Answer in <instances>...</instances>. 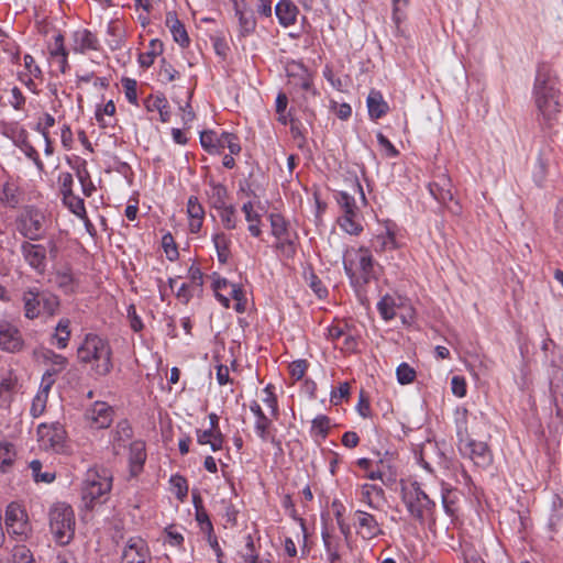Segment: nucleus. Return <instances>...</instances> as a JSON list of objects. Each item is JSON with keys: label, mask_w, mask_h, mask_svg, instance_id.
<instances>
[{"label": "nucleus", "mask_w": 563, "mask_h": 563, "mask_svg": "<svg viewBox=\"0 0 563 563\" xmlns=\"http://www.w3.org/2000/svg\"><path fill=\"white\" fill-rule=\"evenodd\" d=\"M532 95L540 126L551 130L558 122L562 101L558 80L545 65L538 67Z\"/></svg>", "instance_id": "1"}, {"label": "nucleus", "mask_w": 563, "mask_h": 563, "mask_svg": "<svg viewBox=\"0 0 563 563\" xmlns=\"http://www.w3.org/2000/svg\"><path fill=\"white\" fill-rule=\"evenodd\" d=\"M457 448L460 453L470 459L476 466L487 467L493 461V455L486 442L472 439L476 434L475 428H468V411L464 407H457L454 412Z\"/></svg>", "instance_id": "2"}, {"label": "nucleus", "mask_w": 563, "mask_h": 563, "mask_svg": "<svg viewBox=\"0 0 563 563\" xmlns=\"http://www.w3.org/2000/svg\"><path fill=\"white\" fill-rule=\"evenodd\" d=\"M80 363L90 366L97 376L108 375L112 367V349L109 341L95 333H88L77 349Z\"/></svg>", "instance_id": "3"}, {"label": "nucleus", "mask_w": 563, "mask_h": 563, "mask_svg": "<svg viewBox=\"0 0 563 563\" xmlns=\"http://www.w3.org/2000/svg\"><path fill=\"white\" fill-rule=\"evenodd\" d=\"M57 253L58 246L53 239H48L44 243L27 240L20 244V254L23 262L40 276L47 272L48 263L57 257Z\"/></svg>", "instance_id": "4"}, {"label": "nucleus", "mask_w": 563, "mask_h": 563, "mask_svg": "<svg viewBox=\"0 0 563 563\" xmlns=\"http://www.w3.org/2000/svg\"><path fill=\"white\" fill-rule=\"evenodd\" d=\"M343 266L353 285L362 286L374 278V260L365 247H351L343 254Z\"/></svg>", "instance_id": "5"}, {"label": "nucleus", "mask_w": 563, "mask_h": 563, "mask_svg": "<svg viewBox=\"0 0 563 563\" xmlns=\"http://www.w3.org/2000/svg\"><path fill=\"white\" fill-rule=\"evenodd\" d=\"M402 501L410 516L421 525L428 520L434 521L433 514L435 504L421 489L417 482L402 489Z\"/></svg>", "instance_id": "6"}, {"label": "nucleus", "mask_w": 563, "mask_h": 563, "mask_svg": "<svg viewBox=\"0 0 563 563\" xmlns=\"http://www.w3.org/2000/svg\"><path fill=\"white\" fill-rule=\"evenodd\" d=\"M112 487V475L106 468H89L85 475L81 486V496L86 506L92 504L104 495H108Z\"/></svg>", "instance_id": "7"}, {"label": "nucleus", "mask_w": 563, "mask_h": 563, "mask_svg": "<svg viewBox=\"0 0 563 563\" xmlns=\"http://www.w3.org/2000/svg\"><path fill=\"white\" fill-rule=\"evenodd\" d=\"M49 527L57 542L68 543L73 539L75 529L73 508L64 503L55 504L49 510Z\"/></svg>", "instance_id": "8"}, {"label": "nucleus", "mask_w": 563, "mask_h": 563, "mask_svg": "<svg viewBox=\"0 0 563 563\" xmlns=\"http://www.w3.org/2000/svg\"><path fill=\"white\" fill-rule=\"evenodd\" d=\"M45 214L32 206L25 207L15 220L16 230L24 241H40L45 232Z\"/></svg>", "instance_id": "9"}, {"label": "nucleus", "mask_w": 563, "mask_h": 563, "mask_svg": "<svg viewBox=\"0 0 563 563\" xmlns=\"http://www.w3.org/2000/svg\"><path fill=\"white\" fill-rule=\"evenodd\" d=\"M200 143L209 154H220L224 148H228L231 154L241 152L238 136L229 132L218 134L213 131H203L200 134Z\"/></svg>", "instance_id": "10"}, {"label": "nucleus", "mask_w": 563, "mask_h": 563, "mask_svg": "<svg viewBox=\"0 0 563 563\" xmlns=\"http://www.w3.org/2000/svg\"><path fill=\"white\" fill-rule=\"evenodd\" d=\"M36 433L41 448L45 450H53L57 453L64 451L67 433L64 426L59 422L41 423L37 427Z\"/></svg>", "instance_id": "11"}, {"label": "nucleus", "mask_w": 563, "mask_h": 563, "mask_svg": "<svg viewBox=\"0 0 563 563\" xmlns=\"http://www.w3.org/2000/svg\"><path fill=\"white\" fill-rule=\"evenodd\" d=\"M452 188V181L445 173H440L429 184V191L431 196L438 202L445 206L453 214H460L461 206L457 201L454 200Z\"/></svg>", "instance_id": "12"}, {"label": "nucleus", "mask_w": 563, "mask_h": 563, "mask_svg": "<svg viewBox=\"0 0 563 563\" xmlns=\"http://www.w3.org/2000/svg\"><path fill=\"white\" fill-rule=\"evenodd\" d=\"M5 527L8 534L18 541H23L27 538L31 528L27 515L20 505L12 503L7 507Z\"/></svg>", "instance_id": "13"}, {"label": "nucleus", "mask_w": 563, "mask_h": 563, "mask_svg": "<svg viewBox=\"0 0 563 563\" xmlns=\"http://www.w3.org/2000/svg\"><path fill=\"white\" fill-rule=\"evenodd\" d=\"M122 563H152L147 543L139 537L130 538L122 552Z\"/></svg>", "instance_id": "14"}, {"label": "nucleus", "mask_w": 563, "mask_h": 563, "mask_svg": "<svg viewBox=\"0 0 563 563\" xmlns=\"http://www.w3.org/2000/svg\"><path fill=\"white\" fill-rule=\"evenodd\" d=\"M234 14L238 18L239 37L245 38L252 35L256 30V19L253 11L249 8L245 0H232Z\"/></svg>", "instance_id": "15"}, {"label": "nucleus", "mask_w": 563, "mask_h": 563, "mask_svg": "<svg viewBox=\"0 0 563 563\" xmlns=\"http://www.w3.org/2000/svg\"><path fill=\"white\" fill-rule=\"evenodd\" d=\"M24 341L20 330L10 321L0 319V349L15 353L23 347Z\"/></svg>", "instance_id": "16"}, {"label": "nucleus", "mask_w": 563, "mask_h": 563, "mask_svg": "<svg viewBox=\"0 0 563 563\" xmlns=\"http://www.w3.org/2000/svg\"><path fill=\"white\" fill-rule=\"evenodd\" d=\"M354 520L356 532L364 540H372L384 533L376 518L369 512L356 510Z\"/></svg>", "instance_id": "17"}, {"label": "nucleus", "mask_w": 563, "mask_h": 563, "mask_svg": "<svg viewBox=\"0 0 563 563\" xmlns=\"http://www.w3.org/2000/svg\"><path fill=\"white\" fill-rule=\"evenodd\" d=\"M85 417L91 427L104 429L113 420V409L104 401H96L86 410Z\"/></svg>", "instance_id": "18"}, {"label": "nucleus", "mask_w": 563, "mask_h": 563, "mask_svg": "<svg viewBox=\"0 0 563 563\" xmlns=\"http://www.w3.org/2000/svg\"><path fill=\"white\" fill-rule=\"evenodd\" d=\"M289 85L312 96L317 95L312 74L302 64H292L288 69Z\"/></svg>", "instance_id": "19"}, {"label": "nucleus", "mask_w": 563, "mask_h": 563, "mask_svg": "<svg viewBox=\"0 0 563 563\" xmlns=\"http://www.w3.org/2000/svg\"><path fill=\"white\" fill-rule=\"evenodd\" d=\"M42 358L49 368L43 375V383L54 380L53 376L63 372L68 365V360L64 355L55 353L53 350H44L42 352Z\"/></svg>", "instance_id": "20"}, {"label": "nucleus", "mask_w": 563, "mask_h": 563, "mask_svg": "<svg viewBox=\"0 0 563 563\" xmlns=\"http://www.w3.org/2000/svg\"><path fill=\"white\" fill-rule=\"evenodd\" d=\"M251 411L256 417V421L254 424V429L256 434L261 438L262 441H271L272 443L278 444L276 442L275 437L269 434V428L272 426V421L266 417L264 411L262 410L258 402L253 401L250 406Z\"/></svg>", "instance_id": "21"}, {"label": "nucleus", "mask_w": 563, "mask_h": 563, "mask_svg": "<svg viewBox=\"0 0 563 563\" xmlns=\"http://www.w3.org/2000/svg\"><path fill=\"white\" fill-rule=\"evenodd\" d=\"M550 391L558 400L559 397L563 400V357L553 360L549 371Z\"/></svg>", "instance_id": "22"}, {"label": "nucleus", "mask_w": 563, "mask_h": 563, "mask_svg": "<svg viewBox=\"0 0 563 563\" xmlns=\"http://www.w3.org/2000/svg\"><path fill=\"white\" fill-rule=\"evenodd\" d=\"M98 40L90 31L82 29L73 33L71 48L75 53L84 54L87 51L98 49Z\"/></svg>", "instance_id": "23"}, {"label": "nucleus", "mask_w": 563, "mask_h": 563, "mask_svg": "<svg viewBox=\"0 0 563 563\" xmlns=\"http://www.w3.org/2000/svg\"><path fill=\"white\" fill-rule=\"evenodd\" d=\"M299 10L291 0H279L275 5V14L282 26L288 27L297 21Z\"/></svg>", "instance_id": "24"}, {"label": "nucleus", "mask_w": 563, "mask_h": 563, "mask_svg": "<svg viewBox=\"0 0 563 563\" xmlns=\"http://www.w3.org/2000/svg\"><path fill=\"white\" fill-rule=\"evenodd\" d=\"M372 245L376 252H385L398 247L396 231L394 224H387L384 230L376 234L372 240Z\"/></svg>", "instance_id": "25"}, {"label": "nucleus", "mask_w": 563, "mask_h": 563, "mask_svg": "<svg viewBox=\"0 0 563 563\" xmlns=\"http://www.w3.org/2000/svg\"><path fill=\"white\" fill-rule=\"evenodd\" d=\"M24 316L27 319H35L41 313V290L31 287L23 292L22 296Z\"/></svg>", "instance_id": "26"}, {"label": "nucleus", "mask_w": 563, "mask_h": 563, "mask_svg": "<svg viewBox=\"0 0 563 563\" xmlns=\"http://www.w3.org/2000/svg\"><path fill=\"white\" fill-rule=\"evenodd\" d=\"M338 223L340 228L351 235H358L363 231V217L360 211H346L342 213Z\"/></svg>", "instance_id": "27"}, {"label": "nucleus", "mask_w": 563, "mask_h": 563, "mask_svg": "<svg viewBox=\"0 0 563 563\" xmlns=\"http://www.w3.org/2000/svg\"><path fill=\"white\" fill-rule=\"evenodd\" d=\"M165 22L169 27L170 33L173 34L174 41L181 47H187L190 42L189 36L184 24L178 20L176 12H167Z\"/></svg>", "instance_id": "28"}, {"label": "nucleus", "mask_w": 563, "mask_h": 563, "mask_svg": "<svg viewBox=\"0 0 563 563\" xmlns=\"http://www.w3.org/2000/svg\"><path fill=\"white\" fill-rule=\"evenodd\" d=\"M549 153L545 150H541L532 168V179L538 187L544 186L549 174Z\"/></svg>", "instance_id": "29"}, {"label": "nucleus", "mask_w": 563, "mask_h": 563, "mask_svg": "<svg viewBox=\"0 0 563 563\" xmlns=\"http://www.w3.org/2000/svg\"><path fill=\"white\" fill-rule=\"evenodd\" d=\"M358 495L362 503L377 509L378 503L384 498V489L374 484H363L360 487Z\"/></svg>", "instance_id": "30"}, {"label": "nucleus", "mask_w": 563, "mask_h": 563, "mask_svg": "<svg viewBox=\"0 0 563 563\" xmlns=\"http://www.w3.org/2000/svg\"><path fill=\"white\" fill-rule=\"evenodd\" d=\"M147 111H157L162 122H167L170 118V111L167 99L163 95H151L144 100Z\"/></svg>", "instance_id": "31"}, {"label": "nucleus", "mask_w": 563, "mask_h": 563, "mask_svg": "<svg viewBox=\"0 0 563 563\" xmlns=\"http://www.w3.org/2000/svg\"><path fill=\"white\" fill-rule=\"evenodd\" d=\"M367 108L369 117L374 120L380 119L389 109L382 93L374 89L368 93Z\"/></svg>", "instance_id": "32"}, {"label": "nucleus", "mask_w": 563, "mask_h": 563, "mask_svg": "<svg viewBox=\"0 0 563 563\" xmlns=\"http://www.w3.org/2000/svg\"><path fill=\"white\" fill-rule=\"evenodd\" d=\"M133 435L132 428L126 420L120 421L112 437V445L115 454H119L121 448H125Z\"/></svg>", "instance_id": "33"}, {"label": "nucleus", "mask_w": 563, "mask_h": 563, "mask_svg": "<svg viewBox=\"0 0 563 563\" xmlns=\"http://www.w3.org/2000/svg\"><path fill=\"white\" fill-rule=\"evenodd\" d=\"M69 327V319H60L55 327V332L52 335L51 343L60 350L65 349L68 345L71 334Z\"/></svg>", "instance_id": "34"}, {"label": "nucleus", "mask_w": 563, "mask_h": 563, "mask_svg": "<svg viewBox=\"0 0 563 563\" xmlns=\"http://www.w3.org/2000/svg\"><path fill=\"white\" fill-rule=\"evenodd\" d=\"M207 196L209 198L210 206L216 210L228 205V190L222 184L210 181Z\"/></svg>", "instance_id": "35"}, {"label": "nucleus", "mask_w": 563, "mask_h": 563, "mask_svg": "<svg viewBox=\"0 0 563 563\" xmlns=\"http://www.w3.org/2000/svg\"><path fill=\"white\" fill-rule=\"evenodd\" d=\"M242 211L245 214V220L249 223V232L253 236L258 238L262 234L261 214L255 210L254 205L251 201H247L242 206Z\"/></svg>", "instance_id": "36"}, {"label": "nucleus", "mask_w": 563, "mask_h": 563, "mask_svg": "<svg viewBox=\"0 0 563 563\" xmlns=\"http://www.w3.org/2000/svg\"><path fill=\"white\" fill-rule=\"evenodd\" d=\"M54 380H48V383H43L40 391L33 398L30 413L32 417L37 418L45 411L46 402L48 398V390L53 385Z\"/></svg>", "instance_id": "37"}, {"label": "nucleus", "mask_w": 563, "mask_h": 563, "mask_svg": "<svg viewBox=\"0 0 563 563\" xmlns=\"http://www.w3.org/2000/svg\"><path fill=\"white\" fill-rule=\"evenodd\" d=\"M146 454L141 442H133L130 445V471L133 476L137 475L145 462Z\"/></svg>", "instance_id": "38"}, {"label": "nucleus", "mask_w": 563, "mask_h": 563, "mask_svg": "<svg viewBox=\"0 0 563 563\" xmlns=\"http://www.w3.org/2000/svg\"><path fill=\"white\" fill-rule=\"evenodd\" d=\"M197 441L199 444H210L211 450L217 452L222 449L223 435L221 431L214 430H197Z\"/></svg>", "instance_id": "39"}, {"label": "nucleus", "mask_w": 563, "mask_h": 563, "mask_svg": "<svg viewBox=\"0 0 563 563\" xmlns=\"http://www.w3.org/2000/svg\"><path fill=\"white\" fill-rule=\"evenodd\" d=\"M233 284L229 283L225 278L220 276H214L212 282V289L217 299L221 302V305L225 308L230 307V297L229 291L231 290V286Z\"/></svg>", "instance_id": "40"}, {"label": "nucleus", "mask_w": 563, "mask_h": 563, "mask_svg": "<svg viewBox=\"0 0 563 563\" xmlns=\"http://www.w3.org/2000/svg\"><path fill=\"white\" fill-rule=\"evenodd\" d=\"M15 456L16 452L12 443L0 442V472H9L15 461Z\"/></svg>", "instance_id": "41"}, {"label": "nucleus", "mask_w": 563, "mask_h": 563, "mask_svg": "<svg viewBox=\"0 0 563 563\" xmlns=\"http://www.w3.org/2000/svg\"><path fill=\"white\" fill-rule=\"evenodd\" d=\"M30 470L32 472V477L36 483H46L49 484L55 481L56 474L51 470H46L42 472L43 464L40 460H33L30 462Z\"/></svg>", "instance_id": "42"}, {"label": "nucleus", "mask_w": 563, "mask_h": 563, "mask_svg": "<svg viewBox=\"0 0 563 563\" xmlns=\"http://www.w3.org/2000/svg\"><path fill=\"white\" fill-rule=\"evenodd\" d=\"M397 302L396 298L390 295H385L377 303V309L382 318L389 321L396 316Z\"/></svg>", "instance_id": "43"}, {"label": "nucleus", "mask_w": 563, "mask_h": 563, "mask_svg": "<svg viewBox=\"0 0 563 563\" xmlns=\"http://www.w3.org/2000/svg\"><path fill=\"white\" fill-rule=\"evenodd\" d=\"M553 511L549 519V527L552 531H558L563 527V499L555 496L552 501Z\"/></svg>", "instance_id": "44"}, {"label": "nucleus", "mask_w": 563, "mask_h": 563, "mask_svg": "<svg viewBox=\"0 0 563 563\" xmlns=\"http://www.w3.org/2000/svg\"><path fill=\"white\" fill-rule=\"evenodd\" d=\"M65 206L80 219H86V208L84 199L73 194L63 196Z\"/></svg>", "instance_id": "45"}, {"label": "nucleus", "mask_w": 563, "mask_h": 563, "mask_svg": "<svg viewBox=\"0 0 563 563\" xmlns=\"http://www.w3.org/2000/svg\"><path fill=\"white\" fill-rule=\"evenodd\" d=\"M222 225L227 230H234L238 225L236 210L233 206L227 205L217 209Z\"/></svg>", "instance_id": "46"}, {"label": "nucleus", "mask_w": 563, "mask_h": 563, "mask_svg": "<svg viewBox=\"0 0 563 563\" xmlns=\"http://www.w3.org/2000/svg\"><path fill=\"white\" fill-rule=\"evenodd\" d=\"M163 52V44L158 40L150 42V51L142 53L139 56V62L142 67L148 68L153 65L155 57Z\"/></svg>", "instance_id": "47"}, {"label": "nucleus", "mask_w": 563, "mask_h": 563, "mask_svg": "<svg viewBox=\"0 0 563 563\" xmlns=\"http://www.w3.org/2000/svg\"><path fill=\"white\" fill-rule=\"evenodd\" d=\"M217 250L218 258L221 263H225L230 255V239L224 233H217L212 238Z\"/></svg>", "instance_id": "48"}, {"label": "nucleus", "mask_w": 563, "mask_h": 563, "mask_svg": "<svg viewBox=\"0 0 563 563\" xmlns=\"http://www.w3.org/2000/svg\"><path fill=\"white\" fill-rule=\"evenodd\" d=\"M330 430V419L324 415H319L312 420L311 434L313 437L325 439Z\"/></svg>", "instance_id": "49"}, {"label": "nucleus", "mask_w": 563, "mask_h": 563, "mask_svg": "<svg viewBox=\"0 0 563 563\" xmlns=\"http://www.w3.org/2000/svg\"><path fill=\"white\" fill-rule=\"evenodd\" d=\"M269 222L272 228V234L275 238H282L283 235H287V233H289L288 222L282 214L272 213L269 216Z\"/></svg>", "instance_id": "50"}, {"label": "nucleus", "mask_w": 563, "mask_h": 563, "mask_svg": "<svg viewBox=\"0 0 563 563\" xmlns=\"http://www.w3.org/2000/svg\"><path fill=\"white\" fill-rule=\"evenodd\" d=\"M41 307L44 312L54 316L59 308V299L52 292L41 290Z\"/></svg>", "instance_id": "51"}, {"label": "nucleus", "mask_w": 563, "mask_h": 563, "mask_svg": "<svg viewBox=\"0 0 563 563\" xmlns=\"http://www.w3.org/2000/svg\"><path fill=\"white\" fill-rule=\"evenodd\" d=\"M2 202H4L8 207L15 208L19 202L18 189L13 184L5 183L2 187Z\"/></svg>", "instance_id": "52"}, {"label": "nucleus", "mask_w": 563, "mask_h": 563, "mask_svg": "<svg viewBox=\"0 0 563 563\" xmlns=\"http://www.w3.org/2000/svg\"><path fill=\"white\" fill-rule=\"evenodd\" d=\"M397 380L401 385L410 384L416 378V371L408 363H401L396 369Z\"/></svg>", "instance_id": "53"}, {"label": "nucleus", "mask_w": 563, "mask_h": 563, "mask_svg": "<svg viewBox=\"0 0 563 563\" xmlns=\"http://www.w3.org/2000/svg\"><path fill=\"white\" fill-rule=\"evenodd\" d=\"M56 285L65 292L74 291V276L69 269L59 271L55 277Z\"/></svg>", "instance_id": "54"}, {"label": "nucleus", "mask_w": 563, "mask_h": 563, "mask_svg": "<svg viewBox=\"0 0 563 563\" xmlns=\"http://www.w3.org/2000/svg\"><path fill=\"white\" fill-rule=\"evenodd\" d=\"M169 483L172 486V490L176 495V497L179 500H184L188 494V484L186 478L180 475H173L170 477Z\"/></svg>", "instance_id": "55"}, {"label": "nucleus", "mask_w": 563, "mask_h": 563, "mask_svg": "<svg viewBox=\"0 0 563 563\" xmlns=\"http://www.w3.org/2000/svg\"><path fill=\"white\" fill-rule=\"evenodd\" d=\"M229 297L235 301L234 310L236 312L243 313L246 310V298L243 289L238 284L231 286Z\"/></svg>", "instance_id": "56"}, {"label": "nucleus", "mask_w": 563, "mask_h": 563, "mask_svg": "<svg viewBox=\"0 0 563 563\" xmlns=\"http://www.w3.org/2000/svg\"><path fill=\"white\" fill-rule=\"evenodd\" d=\"M276 249L279 250L284 256L290 258L295 255L296 247L290 238V233H287V235H283L282 238H276Z\"/></svg>", "instance_id": "57"}, {"label": "nucleus", "mask_w": 563, "mask_h": 563, "mask_svg": "<svg viewBox=\"0 0 563 563\" xmlns=\"http://www.w3.org/2000/svg\"><path fill=\"white\" fill-rule=\"evenodd\" d=\"M77 177L81 184L82 192L86 197H90L93 191L96 190V187L90 179L89 172L86 167H81L77 169Z\"/></svg>", "instance_id": "58"}, {"label": "nucleus", "mask_w": 563, "mask_h": 563, "mask_svg": "<svg viewBox=\"0 0 563 563\" xmlns=\"http://www.w3.org/2000/svg\"><path fill=\"white\" fill-rule=\"evenodd\" d=\"M336 199L342 213H345L346 211H360L356 206L355 198L347 191H340Z\"/></svg>", "instance_id": "59"}, {"label": "nucleus", "mask_w": 563, "mask_h": 563, "mask_svg": "<svg viewBox=\"0 0 563 563\" xmlns=\"http://www.w3.org/2000/svg\"><path fill=\"white\" fill-rule=\"evenodd\" d=\"M187 213L189 219H205V209L197 197H189L187 202Z\"/></svg>", "instance_id": "60"}, {"label": "nucleus", "mask_w": 563, "mask_h": 563, "mask_svg": "<svg viewBox=\"0 0 563 563\" xmlns=\"http://www.w3.org/2000/svg\"><path fill=\"white\" fill-rule=\"evenodd\" d=\"M122 86L124 88L125 98L132 104H137V82L132 78H123Z\"/></svg>", "instance_id": "61"}, {"label": "nucleus", "mask_w": 563, "mask_h": 563, "mask_svg": "<svg viewBox=\"0 0 563 563\" xmlns=\"http://www.w3.org/2000/svg\"><path fill=\"white\" fill-rule=\"evenodd\" d=\"M346 330H347L346 324H340V323L331 324L327 329V339L332 341L335 344V346H338V342L342 339L343 335H345Z\"/></svg>", "instance_id": "62"}, {"label": "nucleus", "mask_w": 563, "mask_h": 563, "mask_svg": "<svg viewBox=\"0 0 563 563\" xmlns=\"http://www.w3.org/2000/svg\"><path fill=\"white\" fill-rule=\"evenodd\" d=\"M26 98L18 87L11 89V99L9 100L10 106L18 111L24 110Z\"/></svg>", "instance_id": "63"}, {"label": "nucleus", "mask_w": 563, "mask_h": 563, "mask_svg": "<svg viewBox=\"0 0 563 563\" xmlns=\"http://www.w3.org/2000/svg\"><path fill=\"white\" fill-rule=\"evenodd\" d=\"M307 367L308 365L305 360H298L292 362L289 365L291 377L295 378L296 380L301 379L306 374Z\"/></svg>", "instance_id": "64"}]
</instances>
